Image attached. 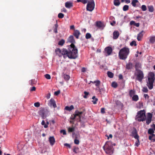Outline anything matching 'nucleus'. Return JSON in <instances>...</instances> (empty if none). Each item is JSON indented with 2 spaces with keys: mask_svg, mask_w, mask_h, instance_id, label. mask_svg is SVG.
<instances>
[{
  "mask_svg": "<svg viewBox=\"0 0 155 155\" xmlns=\"http://www.w3.org/2000/svg\"><path fill=\"white\" fill-rule=\"evenodd\" d=\"M78 49L73 44H71V47L68 51L64 56V58L68 57L71 59H75L78 57Z\"/></svg>",
  "mask_w": 155,
  "mask_h": 155,
  "instance_id": "nucleus-1",
  "label": "nucleus"
},
{
  "mask_svg": "<svg viewBox=\"0 0 155 155\" xmlns=\"http://www.w3.org/2000/svg\"><path fill=\"white\" fill-rule=\"evenodd\" d=\"M129 53V50L128 48L124 47L121 49L119 53V56L120 58L122 60H125Z\"/></svg>",
  "mask_w": 155,
  "mask_h": 155,
  "instance_id": "nucleus-2",
  "label": "nucleus"
},
{
  "mask_svg": "<svg viewBox=\"0 0 155 155\" xmlns=\"http://www.w3.org/2000/svg\"><path fill=\"white\" fill-rule=\"evenodd\" d=\"M148 80L147 86L150 90H151L153 88V83L155 80L154 73L152 72L150 73L148 78Z\"/></svg>",
  "mask_w": 155,
  "mask_h": 155,
  "instance_id": "nucleus-3",
  "label": "nucleus"
},
{
  "mask_svg": "<svg viewBox=\"0 0 155 155\" xmlns=\"http://www.w3.org/2000/svg\"><path fill=\"white\" fill-rule=\"evenodd\" d=\"M103 148L107 153L111 155L113 153L114 149L111 146L110 142H107L104 146Z\"/></svg>",
  "mask_w": 155,
  "mask_h": 155,
  "instance_id": "nucleus-4",
  "label": "nucleus"
},
{
  "mask_svg": "<svg viewBox=\"0 0 155 155\" xmlns=\"http://www.w3.org/2000/svg\"><path fill=\"white\" fill-rule=\"evenodd\" d=\"M146 119L145 112L143 110H141L137 113L136 119L138 121H143Z\"/></svg>",
  "mask_w": 155,
  "mask_h": 155,
  "instance_id": "nucleus-5",
  "label": "nucleus"
},
{
  "mask_svg": "<svg viewBox=\"0 0 155 155\" xmlns=\"http://www.w3.org/2000/svg\"><path fill=\"white\" fill-rule=\"evenodd\" d=\"M95 7V3L94 0H89L87 5L86 9L87 11L92 12Z\"/></svg>",
  "mask_w": 155,
  "mask_h": 155,
  "instance_id": "nucleus-6",
  "label": "nucleus"
},
{
  "mask_svg": "<svg viewBox=\"0 0 155 155\" xmlns=\"http://www.w3.org/2000/svg\"><path fill=\"white\" fill-rule=\"evenodd\" d=\"M55 52L59 56H62L64 58V56L67 53V49H63L61 50L59 48H57L55 50Z\"/></svg>",
  "mask_w": 155,
  "mask_h": 155,
  "instance_id": "nucleus-7",
  "label": "nucleus"
},
{
  "mask_svg": "<svg viewBox=\"0 0 155 155\" xmlns=\"http://www.w3.org/2000/svg\"><path fill=\"white\" fill-rule=\"evenodd\" d=\"M137 78L138 81H141L143 78L144 75L143 72L140 70L137 71L136 73Z\"/></svg>",
  "mask_w": 155,
  "mask_h": 155,
  "instance_id": "nucleus-8",
  "label": "nucleus"
},
{
  "mask_svg": "<svg viewBox=\"0 0 155 155\" xmlns=\"http://www.w3.org/2000/svg\"><path fill=\"white\" fill-rule=\"evenodd\" d=\"M38 113L43 119H44L46 117L45 114V111L43 108H41Z\"/></svg>",
  "mask_w": 155,
  "mask_h": 155,
  "instance_id": "nucleus-9",
  "label": "nucleus"
},
{
  "mask_svg": "<svg viewBox=\"0 0 155 155\" xmlns=\"http://www.w3.org/2000/svg\"><path fill=\"white\" fill-rule=\"evenodd\" d=\"M152 115L150 113H148L147 114V116L146 118V124L147 125H149L151 122Z\"/></svg>",
  "mask_w": 155,
  "mask_h": 155,
  "instance_id": "nucleus-10",
  "label": "nucleus"
},
{
  "mask_svg": "<svg viewBox=\"0 0 155 155\" xmlns=\"http://www.w3.org/2000/svg\"><path fill=\"white\" fill-rule=\"evenodd\" d=\"M132 136L134 137L135 139H138L139 136L137 134V132L136 129H134L132 132Z\"/></svg>",
  "mask_w": 155,
  "mask_h": 155,
  "instance_id": "nucleus-11",
  "label": "nucleus"
},
{
  "mask_svg": "<svg viewBox=\"0 0 155 155\" xmlns=\"http://www.w3.org/2000/svg\"><path fill=\"white\" fill-rule=\"evenodd\" d=\"M104 51L105 53L107 54V55H110L112 52V49L110 47H107L105 48Z\"/></svg>",
  "mask_w": 155,
  "mask_h": 155,
  "instance_id": "nucleus-12",
  "label": "nucleus"
},
{
  "mask_svg": "<svg viewBox=\"0 0 155 155\" xmlns=\"http://www.w3.org/2000/svg\"><path fill=\"white\" fill-rule=\"evenodd\" d=\"M49 105L51 107L53 106L54 108H55L57 107L56 104L54 99H50Z\"/></svg>",
  "mask_w": 155,
  "mask_h": 155,
  "instance_id": "nucleus-13",
  "label": "nucleus"
},
{
  "mask_svg": "<svg viewBox=\"0 0 155 155\" xmlns=\"http://www.w3.org/2000/svg\"><path fill=\"white\" fill-rule=\"evenodd\" d=\"M83 112L82 111H79L78 110H76L75 112V114L74 115V117L72 118V120L74 119L75 117L77 116H78L80 118H81V115L82 114Z\"/></svg>",
  "mask_w": 155,
  "mask_h": 155,
  "instance_id": "nucleus-14",
  "label": "nucleus"
},
{
  "mask_svg": "<svg viewBox=\"0 0 155 155\" xmlns=\"http://www.w3.org/2000/svg\"><path fill=\"white\" fill-rule=\"evenodd\" d=\"M143 31H142L138 34L137 39L138 41H140L141 40V38L143 37Z\"/></svg>",
  "mask_w": 155,
  "mask_h": 155,
  "instance_id": "nucleus-15",
  "label": "nucleus"
},
{
  "mask_svg": "<svg viewBox=\"0 0 155 155\" xmlns=\"http://www.w3.org/2000/svg\"><path fill=\"white\" fill-rule=\"evenodd\" d=\"M80 34V32L78 30H74V35L77 38H78Z\"/></svg>",
  "mask_w": 155,
  "mask_h": 155,
  "instance_id": "nucleus-16",
  "label": "nucleus"
},
{
  "mask_svg": "<svg viewBox=\"0 0 155 155\" xmlns=\"http://www.w3.org/2000/svg\"><path fill=\"white\" fill-rule=\"evenodd\" d=\"M68 41L71 43V44H74L75 42V41L74 39V37L73 36H71L69 37L68 39Z\"/></svg>",
  "mask_w": 155,
  "mask_h": 155,
  "instance_id": "nucleus-17",
  "label": "nucleus"
},
{
  "mask_svg": "<svg viewBox=\"0 0 155 155\" xmlns=\"http://www.w3.org/2000/svg\"><path fill=\"white\" fill-rule=\"evenodd\" d=\"M49 141L50 144L53 145L55 142V139L53 137H51L49 138Z\"/></svg>",
  "mask_w": 155,
  "mask_h": 155,
  "instance_id": "nucleus-18",
  "label": "nucleus"
},
{
  "mask_svg": "<svg viewBox=\"0 0 155 155\" xmlns=\"http://www.w3.org/2000/svg\"><path fill=\"white\" fill-rule=\"evenodd\" d=\"M72 3L70 2H67L65 3L66 7L68 8H70L72 6Z\"/></svg>",
  "mask_w": 155,
  "mask_h": 155,
  "instance_id": "nucleus-19",
  "label": "nucleus"
},
{
  "mask_svg": "<svg viewBox=\"0 0 155 155\" xmlns=\"http://www.w3.org/2000/svg\"><path fill=\"white\" fill-rule=\"evenodd\" d=\"M149 41L150 43L153 44L155 42V36L150 37L149 39Z\"/></svg>",
  "mask_w": 155,
  "mask_h": 155,
  "instance_id": "nucleus-20",
  "label": "nucleus"
},
{
  "mask_svg": "<svg viewBox=\"0 0 155 155\" xmlns=\"http://www.w3.org/2000/svg\"><path fill=\"white\" fill-rule=\"evenodd\" d=\"M119 36V33L118 31H115L113 33V38L116 39L118 38Z\"/></svg>",
  "mask_w": 155,
  "mask_h": 155,
  "instance_id": "nucleus-21",
  "label": "nucleus"
},
{
  "mask_svg": "<svg viewBox=\"0 0 155 155\" xmlns=\"http://www.w3.org/2000/svg\"><path fill=\"white\" fill-rule=\"evenodd\" d=\"M149 139L150 140H152L153 142H155V135L152 134V135L150 136L149 137Z\"/></svg>",
  "mask_w": 155,
  "mask_h": 155,
  "instance_id": "nucleus-22",
  "label": "nucleus"
},
{
  "mask_svg": "<svg viewBox=\"0 0 155 155\" xmlns=\"http://www.w3.org/2000/svg\"><path fill=\"white\" fill-rule=\"evenodd\" d=\"M96 25L98 27L100 28H102L104 27V25L100 21L97 22L96 23Z\"/></svg>",
  "mask_w": 155,
  "mask_h": 155,
  "instance_id": "nucleus-23",
  "label": "nucleus"
},
{
  "mask_svg": "<svg viewBox=\"0 0 155 155\" xmlns=\"http://www.w3.org/2000/svg\"><path fill=\"white\" fill-rule=\"evenodd\" d=\"M74 108V106L73 105H71L70 107L66 106L65 108V109L67 110L70 111L73 109Z\"/></svg>",
  "mask_w": 155,
  "mask_h": 155,
  "instance_id": "nucleus-24",
  "label": "nucleus"
},
{
  "mask_svg": "<svg viewBox=\"0 0 155 155\" xmlns=\"http://www.w3.org/2000/svg\"><path fill=\"white\" fill-rule=\"evenodd\" d=\"M93 100L92 101V102L94 104H95L97 103V102L98 101V99L95 97V96H94L92 97Z\"/></svg>",
  "mask_w": 155,
  "mask_h": 155,
  "instance_id": "nucleus-25",
  "label": "nucleus"
},
{
  "mask_svg": "<svg viewBox=\"0 0 155 155\" xmlns=\"http://www.w3.org/2000/svg\"><path fill=\"white\" fill-rule=\"evenodd\" d=\"M138 2L137 0H133L131 2V4L132 6L134 7H135L136 6V4Z\"/></svg>",
  "mask_w": 155,
  "mask_h": 155,
  "instance_id": "nucleus-26",
  "label": "nucleus"
},
{
  "mask_svg": "<svg viewBox=\"0 0 155 155\" xmlns=\"http://www.w3.org/2000/svg\"><path fill=\"white\" fill-rule=\"evenodd\" d=\"M91 82L95 84V85L97 87L100 84V81L99 80L95 81L94 82L91 81Z\"/></svg>",
  "mask_w": 155,
  "mask_h": 155,
  "instance_id": "nucleus-27",
  "label": "nucleus"
},
{
  "mask_svg": "<svg viewBox=\"0 0 155 155\" xmlns=\"http://www.w3.org/2000/svg\"><path fill=\"white\" fill-rule=\"evenodd\" d=\"M114 4L115 6H119L120 4V2L119 0H114Z\"/></svg>",
  "mask_w": 155,
  "mask_h": 155,
  "instance_id": "nucleus-28",
  "label": "nucleus"
},
{
  "mask_svg": "<svg viewBox=\"0 0 155 155\" xmlns=\"http://www.w3.org/2000/svg\"><path fill=\"white\" fill-rule=\"evenodd\" d=\"M138 97L137 95H134L132 97V100L135 101H137L138 100Z\"/></svg>",
  "mask_w": 155,
  "mask_h": 155,
  "instance_id": "nucleus-29",
  "label": "nucleus"
},
{
  "mask_svg": "<svg viewBox=\"0 0 155 155\" xmlns=\"http://www.w3.org/2000/svg\"><path fill=\"white\" fill-rule=\"evenodd\" d=\"M127 68L128 69H130L132 68V64L130 63L127 64L126 65Z\"/></svg>",
  "mask_w": 155,
  "mask_h": 155,
  "instance_id": "nucleus-30",
  "label": "nucleus"
},
{
  "mask_svg": "<svg viewBox=\"0 0 155 155\" xmlns=\"http://www.w3.org/2000/svg\"><path fill=\"white\" fill-rule=\"evenodd\" d=\"M154 133V130L152 128H150L148 130V133L149 134H151V135L153 134Z\"/></svg>",
  "mask_w": 155,
  "mask_h": 155,
  "instance_id": "nucleus-31",
  "label": "nucleus"
},
{
  "mask_svg": "<svg viewBox=\"0 0 155 155\" xmlns=\"http://www.w3.org/2000/svg\"><path fill=\"white\" fill-rule=\"evenodd\" d=\"M129 9V6L128 5H125L123 7V10L124 11H126L128 10Z\"/></svg>",
  "mask_w": 155,
  "mask_h": 155,
  "instance_id": "nucleus-32",
  "label": "nucleus"
},
{
  "mask_svg": "<svg viewBox=\"0 0 155 155\" xmlns=\"http://www.w3.org/2000/svg\"><path fill=\"white\" fill-rule=\"evenodd\" d=\"M108 76L110 78H112L113 77V74L110 71H108L107 73Z\"/></svg>",
  "mask_w": 155,
  "mask_h": 155,
  "instance_id": "nucleus-33",
  "label": "nucleus"
},
{
  "mask_svg": "<svg viewBox=\"0 0 155 155\" xmlns=\"http://www.w3.org/2000/svg\"><path fill=\"white\" fill-rule=\"evenodd\" d=\"M149 11L150 12H152L153 11V6L150 5L148 7Z\"/></svg>",
  "mask_w": 155,
  "mask_h": 155,
  "instance_id": "nucleus-34",
  "label": "nucleus"
},
{
  "mask_svg": "<svg viewBox=\"0 0 155 155\" xmlns=\"http://www.w3.org/2000/svg\"><path fill=\"white\" fill-rule=\"evenodd\" d=\"M68 131L69 132H73L74 130V127H69L68 128Z\"/></svg>",
  "mask_w": 155,
  "mask_h": 155,
  "instance_id": "nucleus-35",
  "label": "nucleus"
},
{
  "mask_svg": "<svg viewBox=\"0 0 155 155\" xmlns=\"http://www.w3.org/2000/svg\"><path fill=\"white\" fill-rule=\"evenodd\" d=\"M64 78L66 80H68L70 79V76L68 75L64 74Z\"/></svg>",
  "mask_w": 155,
  "mask_h": 155,
  "instance_id": "nucleus-36",
  "label": "nucleus"
},
{
  "mask_svg": "<svg viewBox=\"0 0 155 155\" xmlns=\"http://www.w3.org/2000/svg\"><path fill=\"white\" fill-rule=\"evenodd\" d=\"M41 124L42 125L44 126V127L45 128H46L48 127V125H47L46 124H45V121L44 120H42L41 123Z\"/></svg>",
  "mask_w": 155,
  "mask_h": 155,
  "instance_id": "nucleus-37",
  "label": "nucleus"
},
{
  "mask_svg": "<svg viewBox=\"0 0 155 155\" xmlns=\"http://www.w3.org/2000/svg\"><path fill=\"white\" fill-rule=\"evenodd\" d=\"M91 35L89 33H87L85 36V37L86 39H88L91 38Z\"/></svg>",
  "mask_w": 155,
  "mask_h": 155,
  "instance_id": "nucleus-38",
  "label": "nucleus"
},
{
  "mask_svg": "<svg viewBox=\"0 0 155 155\" xmlns=\"http://www.w3.org/2000/svg\"><path fill=\"white\" fill-rule=\"evenodd\" d=\"M64 43V40L62 39L60 41L58 42V45H63Z\"/></svg>",
  "mask_w": 155,
  "mask_h": 155,
  "instance_id": "nucleus-39",
  "label": "nucleus"
},
{
  "mask_svg": "<svg viewBox=\"0 0 155 155\" xmlns=\"http://www.w3.org/2000/svg\"><path fill=\"white\" fill-rule=\"evenodd\" d=\"M54 26L55 28L54 29V31L55 33H57L58 32L57 28L58 27V25L57 24H56Z\"/></svg>",
  "mask_w": 155,
  "mask_h": 155,
  "instance_id": "nucleus-40",
  "label": "nucleus"
},
{
  "mask_svg": "<svg viewBox=\"0 0 155 155\" xmlns=\"http://www.w3.org/2000/svg\"><path fill=\"white\" fill-rule=\"evenodd\" d=\"M141 9L143 11H145L147 10V8L145 5H143L141 6Z\"/></svg>",
  "mask_w": 155,
  "mask_h": 155,
  "instance_id": "nucleus-41",
  "label": "nucleus"
},
{
  "mask_svg": "<svg viewBox=\"0 0 155 155\" xmlns=\"http://www.w3.org/2000/svg\"><path fill=\"white\" fill-rule=\"evenodd\" d=\"M130 45L131 46L134 45L136 46L137 45V44H136V42L135 41H132L130 44Z\"/></svg>",
  "mask_w": 155,
  "mask_h": 155,
  "instance_id": "nucleus-42",
  "label": "nucleus"
},
{
  "mask_svg": "<svg viewBox=\"0 0 155 155\" xmlns=\"http://www.w3.org/2000/svg\"><path fill=\"white\" fill-rule=\"evenodd\" d=\"M45 77L48 79H51L50 75L49 74H46L45 75Z\"/></svg>",
  "mask_w": 155,
  "mask_h": 155,
  "instance_id": "nucleus-43",
  "label": "nucleus"
},
{
  "mask_svg": "<svg viewBox=\"0 0 155 155\" xmlns=\"http://www.w3.org/2000/svg\"><path fill=\"white\" fill-rule=\"evenodd\" d=\"M112 86L114 88H116L117 86V84L115 82H113L112 84Z\"/></svg>",
  "mask_w": 155,
  "mask_h": 155,
  "instance_id": "nucleus-44",
  "label": "nucleus"
},
{
  "mask_svg": "<svg viewBox=\"0 0 155 155\" xmlns=\"http://www.w3.org/2000/svg\"><path fill=\"white\" fill-rule=\"evenodd\" d=\"M143 92L145 93H147L148 91V89L147 87H144L142 90Z\"/></svg>",
  "mask_w": 155,
  "mask_h": 155,
  "instance_id": "nucleus-45",
  "label": "nucleus"
},
{
  "mask_svg": "<svg viewBox=\"0 0 155 155\" xmlns=\"http://www.w3.org/2000/svg\"><path fill=\"white\" fill-rule=\"evenodd\" d=\"M58 16L59 18H62L64 17V15L62 13H60L58 14Z\"/></svg>",
  "mask_w": 155,
  "mask_h": 155,
  "instance_id": "nucleus-46",
  "label": "nucleus"
},
{
  "mask_svg": "<svg viewBox=\"0 0 155 155\" xmlns=\"http://www.w3.org/2000/svg\"><path fill=\"white\" fill-rule=\"evenodd\" d=\"M137 140L135 143V145L136 146L138 147L140 144V142L139 141V138L138 139H137Z\"/></svg>",
  "mask_w": 155,
  "mask_h": 155,
  "instance_id": "nucleus-47",
  "label": "nucleus"
},
{
  "mask_svg": "<svg viewBox=\"0 0 155 155\" xmlns=\"http://www.w3.org/2000/svg\"><path fill=\"white\" fill-rule=\"evenodd\" d=\"M34 106L36 107H38L40 106V103L38 102H37L34 103Z\"/></svg>",
  "mask_w": 155,
  "mask_h": 155,
  "instance_id": "nucleus-48",
  "label": "nucleus"
},
{
  "mask_svg": "<svg viewBox=\"0 0 155 155\" xmlns=\"http://www.w3.org/2000/svg\"><path fill=\"white\" fill-rule=\"evenodd\" d=\"M74 143L76 144H78L79 143V141L78 140L75 139L74 140Z\"/></svg>",
  "mask_w": 155,
  "mask_h": 155,
  "instance_id": "nucleus-49",
  "label": "nucleus"
},
{
  "mask_svg": "<svg viewBox=\"0 0 155 155\" xmlns=\"http://www.w3.org/2000/svg\"><path fill=\"white\" fill-rule=\"evenodd\" d=\"M60 132L61 133H62L63 135H66V132L64 130H61L60 131Z\"/></svg>",
  "mask_w": 155,
  "mask_h": 155,
  "instance_id": "nucleus-50",
  "label": "nucleus"
},
{
  "mask_svg": "<svg viewBox=\"0 0 155 155\" xmlns=\"http://www.w3.org/2000/svg\"><path fill=\"white\" fill-rule=\"evenodd\" d=\"M60 93V90H58L56 91H55L54 93V94L56 95H57L59 94Z\"/></svg>",
  "mask_w": 155,
  "mask_h": 155,
  "instance_id": "nucleus-51",
  "label": "nucleus"
},
{
  "mask_svg": "<svg viewBox=\"0 0 155 155\" xmlns=\"http://www.w3.org/2000/svg\"><path fill=\"white\" fill-rule=\"evenodd\" d=\"M144 97L146 99H148L149 97V96L147 94H145L144 95Z\"/></svg>",
  "mask_w": 155,
  "mask_h": 155,
  "instance_id": "nucleus-52",
  "label": "nucleus"
},
{
  "mask_svg": "<svg viewBox=\"0 0 155 155\" xmlns=\"http://www.w3.org/2000/svg\"><path fill=\"white\" fill-rule=\"evenodd\" d=\"M134 91L132 90H131L130 92V94L131 97H132L134 94Z\"/></svg>",
  "mask_w": 155,
  "mask_h": 155,
  "instance_id": "nucleus-53",
  "label": "nucleus"
},
{
  "mask_svg": "<svg viewBox=\"0 0 155 155\" xmlns=\"http://www.w3.org/2000/svg\"><path fill=\"white\" fill-rule=\"evenodd\" d=\"M101 113H102V114H104L105 113L104 108H102L101 109Z\"/></svg>",
  "mask_w": 155,
  "mask_h": 155,
  "instance_id": "nucleus-54",
  "label": "nucleus"
},
{
  "mask_svg": "<svg viewBox=\"0 0 155 155\" xmlns=\"http://www.w3.org/2000/svg\"><path fill=\"white\" fill-rule=\"evenodd\" d=\"M24 149H22V150H20V153L21 155H24L25 154V153L23 151Z\"/></svg>",
  "mask_w": 155,
  "mask_h": 155,
  "instance_id": "nucleus-55",
  "label": "nucleus"
},
{
  "mask_svg": "<svg viewBox=\"0 0 155 155\" xmlns=\"http://www.w3.org/2000/svg\"><path fill=\"white\" fill-rule=\"evenodd\" d=\"M88 0H82V3L84 4H85L87 2H88Z\"/></svg>",
  "mask_w": 155,
  "mask_h": 155,
  "instance_id": "nucleus-56",
  "label": "nucleus"
},
{
  "mask_svg": "<svg viewBox=\"0 0 155 155\" xmlns=\"http://www.w3.org/2000/svg\"><path fill=\"white\" fill-rule=\"evenodd\" d=\"M78 150V148L75 147H74V148L73 150V151L74 152H75L76 153H77V150Z\"/></svg>",
  "mask_w": 155,
  "mask_h": 155,
  "instance_id": "nucleus-57",
  "label": "nucleus"
},
{
  "mask_svg": "<svg viewBox=\"0 0 155 155\" xmlns=\"http://www.w3.org/2000/svg\"><path fill=\"white\" fill-rule=\"evenodd\" d=\"M64 146H65L68 147L69 148H71V146L69 144H68L67 143H65L64 144Z\"/></svg>",
  "mask_w": 155,
  "mask_h": 155,
  "instance_id": "nucleus-58",
  "label": "nucleus"
},
{
  "mask_svg": "<svg viewBox=\"0 0 155 155\" xmlns=\"http://www.w3.org/2000/svg\"><path fill=\"white\" fill-rule=\"evenodd\" d=\"M135 22L134 21H131L130 22V25H135Z\"/></svg>",
  "mask_w": 155,
  "mask_h": 155,
  "instance_id": "nucleus-59",
  "label": "nucleus"
},
{
  "mask_svg": "<svg viewBox=\"0 0 155 155\" xmlns=\"http://www.w3.org/2000/svg\"><path fill=\"white\" fill-rule=\"evenodd\" d=\"M107 137V139L108 140L109 138H112V135L111 134H109V136L106 135Z\"/></svg>",
  "mask_w": 155,
  "mask_h": 155,
  "instance_id": "nucleus-60",
  "label": "nucleus"
},
{
  "mask_svg": "<svg viewBox=\"0 0 155 155\" xmlns=\"http://www.w3.org/2000/svg\"><path fill=\"white\" fill-rule=\"evenodd\" d=\"M139 104L140 105V106L138 107L139 108H140L143 106V104L142 103L139 102Z\"/></svg>",
  "mask_w": 155,
  "mask_h": 155,
  "instance_id": "nucleus-61",
  "label": "nucleus"
},
{
  "mask_svg": "<svg viewBox=\"0 0 155 155\" xmlns=\"http://www.w3.org/2000/svg\"><path fill=\"white\" fill-rule=\"evenodd\" d=\"M151 127H152L151 128L153 129L154 130H155V124H153L151 126Z\"/></svg>",
  "mask_w": 155,
  "mask_h": 155,
  "instance_id": "nucleus-62",
  "label": "nucleus"
},
{
  "mask_svg": "<svg viewBox=\"0 0 155 155\" xmlns=\"http://www.w3.org/2000/svg\"><path fill=\"white\" fill-rule=\"evenodd\" d=\"M61 10H62V12H65V13H66L67 12V11L66 9L64 8H63Z\"/></svg>",
  "mask_w": 155,
  "mask_h": 155,
  "instance_id": "nucleus-63",
  "label": "nucleus"
},
{
  "mask_svg": "<svg viewBox=\"0 0 155 155\" xmlns=\"http://www.w3.org/2000/svg\"><path fill=\"white\" fill-rule=\"evenodd\" d=\"M35 87H32L31 89V91H35Z\"/></svg>",
  "mask_w": 155,
  "mask_h": 155,
  "instance_id": "nucleus-64",
  "label": "nucleus"
}]
</instances>
